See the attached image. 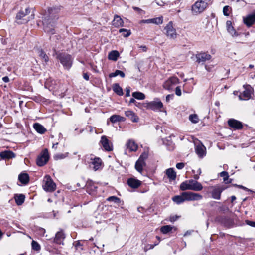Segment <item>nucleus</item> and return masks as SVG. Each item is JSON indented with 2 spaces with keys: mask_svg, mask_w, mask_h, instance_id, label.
I'll return each instance as SVG.
<instances>
[{
  "mask_svg": "<svg viewBox=\"0 0 255 255\" xmlns=\"http://www.w3.org/2000/svg\"><path fill=\"white\" fill-rule=\"evenodd\" d=\"M60 8L59 7L49 8L48 11L42 17L43 29L45 32L50 34H55V26L56 20L59 18V13Z\"/></svg>",
  "mask_w": 255,
  "mask_h": 255,
  "instance_id": "f257e3e1",
  "label": "nucleus"
},
{
  "mask_svg": "<svg viewBox=\"0 0 255 255\" xmlns=\"http://www.w3.org/2000/svg\"><path fill=\"white\" fill-rule=\"evenodd\" d=\"M54 52L56 55V58L62 64L65 69L69 70L73 64V58L71 55L65 53H57L55 50Z\"/></svg>",
  "mask_w": 255,
  "mask_h": 255,
  "instance_id": "f03ea898",
  "label": "nucleus"
},
{
  "mask_svg": "<svg viewBox=\"0 0 255 255\" xmlns=\"http://www.w3.org/2000/svg\"><path fill=\"white\" fill-rule=\"evenodd\" d=\"M30 13V9L27 8L25 11H19L16 15V19L18 24H24L28 22L29 21L34 19V15L32 13L30 15L28 16Z\"/></svg>",
  "mask_w": 255,
  "mask_h": 255,
  "instance_id": "7ed1b4c3",
  "label": "nucleus"
},
{
  "mask_svg": "<svg viewBox=\"0 0 255 255\" xmlns=\"http://www.w3.org/2000/svg\"><path fill=\"white\" fill-rule=\"evenodd\" d=\"M206 0H198L191 7V12L193 15H197L202 13L208 7Z\"/></svg>",
  "mask_w": 255,
  "mask_h": 255,
  "instance_id": "20e7f679",
  "label": "nucleus"
},
{
  "mask_svg": "<svg viewBox=\"0 0 255 255\" xmlns=\"http://www.w3.org/2000/svg\"><path fill=\"white\" fill-rule=\"evenodd\" d=\"M43 187L46 191L53 192L56 189V186L50 176L46 175L44 178Z\"/></svg>",
  "mask_w": 255,
  "mask_h": 255,
  "instance_id": "39448f33",
  "label": "nucleus"
},
{
  "mask_svg": "<svg viewBox=\"0 0 255 255\" xmlns=\"http://www.w3.org/2000/svg\"><path fill=\"white\" fill-rule=\"evenodd\" d=\"M165 33L170 39H175L177 37L176 29L173 27V23L170 21L164 28Z\"/></svg>",
  "mask_w": 255,
  "mask_h": 255,
  "instance_id": "423d86ee",
  "label": "nucleus"
},
{
  "mask_svg": "<svg viewBox=\"0 0 255 255\" xmlns=\"http://www.w3.org/2000/svg\"><path fill=\"white\" fill-rule=\"evenodd\" d=\"M245 90L239 96V98L241 100H247L250 99L253 94V89L249 85H244Z\"/></svg>",
  "mask_w": 255,
  "mask_h": 255,
  "instance_id": "0eeeda50",
  "label": "nucleus"
},
{
  "mask_svg": "<svg viewBox=\"0 0 255 255\" xmlns=\"http://www.w3.org/2000/svg\"><path fill=\"white\" fill-rule=\"evenodd\" d=\"M49 158L48 150L45 149L41 154L37 157L36 163L39 166L44 165L48 162Z\"/></svg>",
  "mask_w": 255,
  "mask_h": 255,
  "instance_id": "6e6552de",
  "label": "nucleus"
},
{
  "mask_svg": "<svg viewBox=\"0 0 255 255\" xmlns=\"http://www.w3.org/2000/svg\"><path fill=\"white\" fill-rule=\"evenodd\" d=\"M185 201H195L202 199V196L198 193L191 192H183Z\"/></svg>",
  "mask_w": 255,
  "mask_h": 255,
  "instance_id": "1a4fd4ad",
  "label": "nucleus"
},
{
  "mask_svg": "<svg viewBox=\"0 0 255 255\" xmlns=\"http://www.w3.org/2000/svg\"><path fill=\"white\" fill-rule=\"evenodd\" d=\"M146 109H150L153 111L159 110L161 111V109L163 108V103L158 99L150 102H147Z\"/></svg>",
  "mask_w": 255,
  "mask_h": 255,
  "instance_id": "9d476101",
  "label": "nucleus"
},
{
  "mask_svg": "<svg viewBox=\"0 0 255 255\" xmlns=\"http://www.w3.org/2000/svg\"><path fill=\"white\" fill-rule=\"evenodd\" d=\"M212 190L211 192V196L213 199L219 200L221 198L222 192L225 188L221 186H214L212 187Z\"/></svg>",
  "mask_w": 255,
  "mask_h": 255,
  "instance_id": "9b49d317",
  "label": "nucleus"
},
{
  "mask_svg": "<svg viewBox=\"0 0 255 255\" xmlns=\"http://www.w3.org/2000/svg\"><path fill=\"white\" fill-rule=\"evenodd\" d=\"M100 143L107 151H111L113 150V145L112 143L108 140L107 137L105 135L102 136Z\"/></svg>",
  "mask_w": 255,
  "mask_h": 255,
  "instance_id": "f8f14e48",
  "label": "nucleus"
},
{
  "mask_svg": "<svg viewBox=\"0 0 255 255\" xmlns=\"http://www.w3.org/2000/svg\"><path fill=\"white\" fill-rule=\"evenodd\" d=\"M179 82V79L176 77H172L166 80L163 84V87L168 90H172L174 86Z\"/></svg>",
  "mask_w": 255,
  "mask_h": 255,
  "instance_id": "ddd939ff",
  "label": "nucleus"
},
{
  "mask_svg": "<svg viewBox=\"0 0 255 255\" xmlns=\"http://www.w3.org/2000/svg\"><path fill=\"white\" fill-rule=\"evenodd\" d=\"M195 152L196 154L200 157H203L205 155L206 148L203 144L199 142L198 143H195Z\"/></svg>",
  "mask_w": 255,
  "mask_h": 255,
  "instance_id": "4468645a",
  "label": "nucleus"
},
{
  "mask_svg": "<svg viewBox=\"0 0 255 255\" xmlns=\"http://www.w3.org/2000/svg\"><path fill=\"white\" fill-rule=\"evenodd\" d=\"M228 125L234 129H241L243 128L242 123L235 119H231L228 121Z\"/></svg>",
  "mask_w": 255,
  "mask_h": 255,
  "instance_id": "2eb2a0df",
  "label": "nucleus"
},
{
  "mask_svg": "<svg viewBox=\"0 0 255 255\" xmlns=\"http://www.w3.org/2000/svg\"><path fill=\"white\" fill-rule=\"evenodd\" d=\"M163 17L160 16L158 17L152 18V19H148L145 20H142L140 21V23H153L157 25L161 24L163 23Z\"/></svg>",
  "mask_w": 255,
  "mask_h": 255,
  "instance_id": "dca6fc26",
  "label": "nucleus"
},
{
  "mask_svg": "<svg viewBox=\"0 0 255 255\" xmlns=\"http://www.w3.org/2000/svg\"><path fill=\"white\" fill-rule=\"evenodd\" d=\"M196 57L197 58V61L198 63H200L210 60L212 56L209 54L204 52L196 54Z\"/></svg>",
  "mask_w": 255,
  "mask_h": 255,
  "instance_id": "f3484780",
  "label": "nucleus"
},
{
  "mask_svg": "<svg viewBox=\"0 0 255 255\" xmlns=\"http://www.w3.org/2000/svg\"><path fill=\"white\" fill-rule=\"evenodd\" d=\"M244 23L248 27L251 26L255 22V13L249 14L243 19Z\"/></svg>",
  "mask_w": 255,
  "mask_h": 255,
  "instance_id": "a211bd4d",
  "label": "nucleus"
},
{
  "mask_svg": "<svg viewBox=\"0 0 255 255\" xmlns=\"http://www.w3.org/2000/svg\"><path fill=\"white\" fill-rule=\"evenodd\" d=\"M128 185L132 188H137L141 184V182L135 178H131L127 181Z\"/></svg>",
  "mask_w": 255,
  "mask_h": 255,
  "instance_id": "6ab92c4d",
  "label": "nucleus"
},
{
  "mask_svg": "<svg viewBox=\"0 0 255 255\" xmlns=\"http://www.w3.org/2000/svg\"><path fill=\"white\" fill-rule=\"evenodd\" d=\"M190 188L191 190L195 191H199L202 190L203 186L202 184L197 182L196 180L191 179L190 180Z\"/></svg>",
  "mask_w": 255,
  "mask_h": 255,
  "instance_id": "aec40b11",
  "label": "nucleus"
},
{
  "mask_svg": "<svg viewBox=\"0 0 255 255\" xmlns=\"http://www.w3.org/2000/svg\"><path fill=\"white\" fill-rule=\"evenodd\" d=\"M226 24L228 32L232 35V37H235L239 35V34L236 31L235 29L232 26V23L231 21L228 20L226 22Z\"/></svg>",
  "mask_w": 255,
  "mask_h": 255,
  "instance_id": "412c9836",
  "label": "nucleus"
},
{
  "mask_svg": "<svg viewBox=\"0 0 255 255\" xmlns=\"http://www.w3.org/2000/svg\"><path fill=\"white\" fill-rule=\"evenodd\" d=\"M91 160H92L91 164L93 165V168L94 171L99 170L102 163V160L99 157H95L93 159L91 158Z\"/></svg>",
  "mask_w": 255,
  "mask_h": 255,
  "instance_id": "4be33fe9",
  "label": "nucleus"
},
{
  "mask_svg": "<svg viewBox=\"0 0 255 255\" xmlns=\"http://www.w3.org/2000/svg\"><path fill=\"white\" fill-rule=\"evenodd\" d=\"M112 24L115 27L123 26L124 21L123 19L120 17V16L117 15H115L112 21Z\"/></svg>",
  "mask_w": 255,
  "mask_h": 255,
  "instance_id": "5701e85b",
  "label": "nucleus"
},
{
  "mask_svg": "<svg viewBox=\"0 0 255 255\" xmlns=\"http://www.w3.org/2000/svg\"><path fill=\"white\" fill-rule=\"evenodd\" d=\"M65 238V235L62 231L58 232L55 235L54 241L58 244H63V241Z\"/></svg>",
  "mask_w": 255,
  "mask_h": 255,
  "instance_id": "b1692460",
  "label": "nucleus"
},
{
  "mask_svg": "<svg viewBox=\"0 0 255 255\" xmlns=\"http://www.w3.org/2000/svg\"><path fill=\"white\" fill-rule=\"evenodd\" d=\"M126 117H128L132 122H137L138 121V117L132 111H127L125 112Z\"/></svg>",
  "mask_w": 255,
  "mask_h": 255,
  "instance_id": "393cba45",
  "label": "nucleus"
},
{
  "mask_svg": "<svg viewBox=\"0 0 255 255\" xmlns=\"http://www.w3.org/2000/svg\"><path fill=\"white\" fill-rule=\"evenodd\" d=\"M176 228L170 225L163 226L160 228V231L164 234L172 232V230H176Z\"/></svg>",
  "mask_w": 255,
  "mask_h": 255,
  "instance_id": "a878e982",
  "label": "nucleus"
},
{
  "mask_svg": "<svg viewBox=\"0 0 255 255\" xmlns=\"http://www.w3.org/2000/svg\"><path fill=\"white\" fill-rule=\"evenodd\" d=\"M145 165L146 163L145 161L138 159L135 163V168L138 172L141 173L143 171V167H145Z\"/></svg>",
  "mask_w": 255,
  "mask_h": 255,
  "instance_id": "bb28decb",
  "label": "nucleus"
},
{
  "mask_svg": "<svg viewBox=\"0 0 255 255\" xmlns=\"http://www.w3.org/2000/svg\"><path fill=\"white\" fill-rule=\"evenodd\" d=\"M126 146L130 151H136L138 148V145L132 140H129L126 144Z\"/></svg>",
  "mask_w": 255,
  "mask_h": 255,
  "instance_id": "cd10ccee",
  "label": "nucleus"
},
{
  "mask_svg": "<svg viewBox=\"0 0 255 255\" xmlns=\"http://www.w3.org/2000/svg\"><path fill=\"white\" fill-rule=\"evenodd\" d=\"M166 175L170 180H175L176 178V173L172 168H168L166 170Z\"/></svg>",
  "mask_w": 255,
  "mask_h": 255,
  "instance_id": "c85d7f7f",
  "label": "nucleus"
},
{
  "mask_svg": "<svg viewBox=\"0 0 255 255\" xmlns=\"http://www.w3.org/2000/svg\"><path fill=\"white\" fill-rule=\"evenodd\" d=\"M33 128L35 130L40 134H43L46 131V129L39 123H37L34 124Z\"/></svg>",
  "mask_w": 255,
  "mask_h": 255,
  "instance_id": "c756f323",
  "label": "nucleus"
},
{
  "mask_svg": "<svg viewBox=\"0 0 255 255\" xmlns=\"http://www.w3.org/2000/svg\"><path fill=\"white\" fill-rule=\"evenodd\" d=\"M0 156L2 159H10L14 157L15 154L10 151H5L1 152Z\"/></svg>",
  "mask_w": 255,
  "mask_h": 255,
  "instance_id": "7c9ffc66",
  "label": "nucleus"
},
{
  "mask_svg": "<svg viewBox=\"0 0 255 255\" xmlns=\"http://www.w3.org/2000/svg\"><path fill=\"white\" fill-rule=\"evenodd\" d=\"M18 179L22 184H26L29 182V176L27 173H21L18 176Z\"/></svg>",
  "mask_w": 255,
  "mask_h": 255,
  "instance_id": "2f4dec72",
  "label": "nucleus"
},
{
  "mask_svg": "<svg viewBox=\"0 0 255 255\" xmlns=\"http://www.w3.org/2000/svg\"><path fill=\"white\" fill-rule=\"evenodd\" d=\"M25 198V196L22 194L15 195L14 198L16 204L18 205H22L24 202Z\"/></svg>",
  "mask_w": 255,
  "mask_h": 255,
  "instance_id": "473e14b6",
  "label": "nucleus"
},
{
  "mask_svg": "<svg viewBox=\"0 0 255 255\" xmlns=\"http://www.w3.org/2000/svg\"><path fill=\"white\" fill-rule=\"evenodd\" d=\"M119 56V53L116 50L111 51L108 54V59L113 61H116Z\"/></svg>",
  "mask_w": 255,
  "mask_h": 255,
  "instance_id": "72a5a7b5",
  "label": "nucleus"
},
{
  "mask_svg": "<svg viewBox=\"0 0 255 255\" xmlns=\"http://www.w3.org/2000/svg\"><path fill=\"white\" fill-rule=\"evenodd\" d=\"M113 90L117 95L119 96L123 95V92L122 88L119 86V84L115 83L113 85Z\"/></svg>",
  "mask_w": 255,
  "mask_h": 255,
  "instance_id": "f704fd0d",
  "label": "nucleus"
},
{
  "mask_svg": "<svg viewBox=\"0 0 255 255\" xmlns=\"http://www.w3.org/2000/svg\"><path fill=\"white\" fill-rule=\"evenodd\" d=\"M172 200L177 204H181L185 201L184 197L183 196V193L181 195L175 196L172 198Z\"/></svg>",
  "mask_w": 255,
  "mask_h": 255,
  "instance_id": "c9c22d12",
  "label": "nucleus"
},
{
  "mask_svg": "<svg viewBox=\"0 0 255 255\" xmlns=\"http://www.w3.org/2000/svg\"><path fill=\"white\" fill-rule=\"evenodd\" d=\"M190 187V180L182 182L180 186V188L182 191L191 190Z\"/></svg>",
  "mask_w": 255,
  "mask_h": 255,
  "instance_id": "e433bc0d",
  "label": "nucleus"
},
{
  "mask_svg": "<svg viewBox=\"0 0 255 255\" xmlns=\"http://www.w3.org/2000/svg\"><path fill=\"white\" fill-rule=\"evenodd\" d=\"M220 176L223 178V180L226 183H230L232 182L231 179H229L228 173L226 171H222L220 173Z\"/></svg>",
  "mask_w": 255,
  "mask_h": 255,
  "instance_id": "4c0bfd02",
  "label": "nucleus"
},
{
  "mask_svg": "<svg viewBox=\"0 0 255 255\" xmlns=\"http://www.w3.org/2000/svg\"><path fill=\"white\" fill-rule=\"evenodd\" d=\"M132 96L133 98L138 100H144L145 98L144 94L140 92H133Z\"/></svg>",
  "mask_w": 255,
  "mask_h": 255,
  "instance_id": "58836bf2",
  "label": "nucleus"
},
{
  "mask_svg": "<svg viewBox=\"0 0 255 255\" xmlns=\"http://www.w3.org/2000/svg\"><path fill=\"white\" fill-rule=\"evenodd\" d=\"M118 75H120L122 78H124L125 76V74L123 71L119 70H116L114 72L111 73L109 74V77H115Z\"/></svg>",
  "mask_w": 255,
  "mask_h": 255,
  "instance_id": "ea45409f",
  "label": "nucleus"
},
{
  "mask_svg": "<svg viewBox=\"0 0 255 255\" xmlns=\"http://www.w3.org/2000/svg\"><path fill=\"white\" fill-rule=\"evenodd\" d=\"M119 33H122V35L124 37H128L131 34L130 30L127 29L122 28L119 31Z\"/></svg>",
  "mask_w": 255,
  "mask_h": 255,
  "instance_id": "a19ab883",
  "label": "nucleus"
},
{
  "mask_svg": "<svg viewBox=\"0 0 255 255\" xmlns=\"http://www.w3.org/2000/svg\"><path fill=\"white\" fill-rule=\"evenodd\" d=\"M38 54L39 56L42 58L45 62H47L49 61V58L46 54L43 51L42 49L38 50Z\"/></svg>",
  "mask_w": 255,
  "mask_h": 255,
  "instance_id": "79ce46f5",
  "label": "nucleus"
},
{
  "mask_svg": "<svg viewBox=\"0 0 255 255\" xmlns=\"http://www.w3.org/2000/svg\"><path fill=\"white\" fill-rule=\"evenodd\" d=\"M189 120L193 123H197L199 121L198 116L196 114H191L189 117Z\"/></svg>",
  "mask_w": 255,
  "mask_h": 255,
  "instance_id": "37998d69",
  "label": "nucleus"
},
{
  "mask_svg": "<svg viewBox=\"0 0 255 255\" xmlns=\"http://www.w3.org/2000/svg\"><path fill=\"white\" fill-rule=\"evenodd\" d=\"M68 153H66L65 154L63 153H59L55 155L54 156V158L55 160H59L65 158L68 156Z\"/></svg>",
  "mask_w": 255,
  "mask_h": 255,
  "instance_id": "c03bdc74",
  "label": "nucleus"
},
{
  "mask_svg": "<svg viewBox=\"0 0 255 255\" xmlns=\"http://www.w3.org/2000/svg\"><path fill=\"white\" fill-rule=\"evenodd\" d=\"M32 248L35 251H38L40 250V246L35 241H32L31 243Z\"/></svg>",
  "mask_w": 255,
  "mask_h": 255,
  "instance_id": "a18cd8bd",
  "label": "nucleus"
},
{
  "mask_svg": "<svg viewBox=\"0 0 255 255\" xmlns=\"http://www.w3.org/2000/svg\"><path fill=\"white\" fill-rule=\"evenodd\" d=\"M120 118V116L119 115H113L112 116H111L110 118V121L113 123H116L117 122H119V119Z\"/></svg>",
  "mask_w": 255,
  "mask_h": 255,
  "instance_id": "49530a36",
  "label": "nucleus"
},
{
  "mask_svg": "<svg viewBox=\"0 0 255 255\" xmlns=\"http://www.w3.org/2000/svg\"><path fill=\"white\" fill-rule=\"evenodd\" d=\"M231 8L229 6H225L223 7V12L225 16H229Z\"/></svg>",
  "mask_w": 255,
  "mask_h": 255,
  "instance_id": "de8ad7c7",
  "label": "nucleus"
},
{
  "mask_svg": "<svg viewBox=\"0 0 255 255\" xmlns=\"http://www.w3.org/2000/svg\"><path fill=\"white\" fill-rule=\"evenodd\" d=\"M107 201H112L115 203H119L120 202V198H119L115 196H112L109 197L107 198Z\"/></svg>",
  "mask_w": 255,
  "mask_h": 255,
  "instance_id": "09e8293b",
  "label": "nucleus"
},
{
  "mask_svg": "<svg viewBox=\"0 0 255 255\" xmlns=\"http://www.w3.org/2000/svg\"><path fill=\"white\" fill-rule=\"evenodd\" d=\"M147 158H148V154L146 152H143L140 156L138 159L145 162V160H146V159H147Z\"/></svg>",
  "mask_w": 255,
  "mask_h": 255,
  "instance_id": "8fccbe9b",
  "label": "nucleus"
},
{
  "mask_svg": "<svg viewBox=\"0 0 255 255\" xmlns=\"http://www.w3.org/2000/svg\"><path fill=\"white\" fill-rule=\"evenodd\" d=\"M147 104V102H144V103H137L136 102V103L135 104V105L140 108V109H144V108H146V105Z\"/></svg>",
  "mask_w": 255,
  "mask_h": 255,
  "instance_id": "3c124183",
  "label": "nucleus"
},
{
  "mask_svg": "<svg viewBox=\"0 0 255 255\" xmlns=\"http://www.w3.org/2000/svg\"><path fill=\"white\" fill-rule=\"evenodd\" d=\"M179 218V216H178L177 215L170 216L169 217V221L171 222H174L175 221H176Z\"/></svg>",
  "mask_w": 255,
  "mask_h": 255,
  "instance_id": "603ef678",
  "label": "nucleus"
},
{
  "mask_svg": "<svg viewBox=\"0 0 255 255\" xmlns=\"http://www.w3.org/2000/svg\"><path fill=\"white\" fill-rule=\"evenodd\" d=\"M61 37L60 35H54V36H51L50 39L52 41H56V40H59L60 39H61Z\"/></svg>",
  "mask_w": 255,
  "mask_h": 255,
  "instance_id": "864d4df0",
  "label": "nucleus"
},
{
  "mask_svg": "<svg viewBox=\"0 0 255 255\" xmlns=\"http://www.w3.org/2000/svg\"><path fill=\"white\" fill-rule=\"evenodd\" d=\"M185 164L184 163H178L176 164V167L178 169H182L184 168Z\"/></svg>",
  "mask_w": 255,
  "mask_h": 255,
  "instance_id": "5fc2aeb1",
  "label": "nucleus"
},
{
  "mask_svg": "<svg viewBox=\"0 0 255 255\" xmlns=\"http://www.w3.org/2000/svg\"><path fill=\"white\" fill-rule=\"evenodd\" d=\"M175 93L177 96L181 95V90L179 86H177L175 89Z\"/></svg>",
  "mask_w": 255,
  "mask_h": 255,
  "instance_id": "6e6d98bb",
  "label": "nucleus"
},
{
  "mask_svg": "<svg viewBox=\"0 0 255 255\" xmlns=\"http://www.w3.org/2000/svg\"><path fill=\"white\" fill-rule=\"evenodd\" d=\"M173 97H174L173 94H169V95H167L166 97V101L167 102H169L170 99H173Z\"/></svg>",
  "mask_w": 255,
  "mask_h": 255,
  "instance_id": "4d7b16f0",
  "label": "nucleus"
},
{
  "mask_svg": "<svg viewBox=\"0 0 255 255\" xmlns=\"http://www.w3.org/2000/svg\"><path fill=\"white\" fill-rule=\"evenodd\" d=\"M130 88L129 87H127L126 88V97H129L130 96Z\"/></svg>",
  "mask_w": 255,
  "mask_h": 255,
  "instance_id": "13d9d810",
  "label": "nucleus"
},
{
  "mask_svg": "<svg viewBox=\"0 0 255 255\" xmlns=\"http://www.w3.org/2000/svg\"><path fill=\"white\" fill-rule=\"evenodd\" d=\"M247 223L251 226L255 227V222L247 220Z\"/></svg>",
  "mask_w": 255,
  "mask_h": 255,
  "instance_id": "bf43d9fd",
  "label": "nucleus"
},
{
  "mask_svg": "<svg viewBox=\"0 0 255 255\" xmlns=\"http://www.w3.org/2000/svg\"><path fill=\"white\" fill-rule=\"evenodd\" d=\"M83 78L84 79H85L86 80H87V81L89 80V76L87 73H83Z\"/></svg>",
  "mask_w": 255,
  "mask_h": 255,
  "instance_id": "052dcab7",
  "label": "nucleus"
},
{
  "mask_svg": "<svg viewBox=\"0 0 255 255\" xmlns=\"http://www.w3.org/2000/svg\"><path fill=\"white\" fill-rule=\"evenodd\" d=\"M133 9L135 11H136L138 12L139 13H140L141 12L143 11L141 8L137 7L134 6V7H133Z\"/></svg>",
  "mask_w": 255,
  "mask_h": 255,
  "instance_id": "680f3d73",
  "label": "nucleus"
},
{
  "mask_svg": "<svg viewBox=\"0 0 255 255\" xmlns=\"http://www.w3.org/2000/svg\"><path fill=\"white\" fill-rule=\"evenodd\" d=\"M238 187L241 189H243L244 190H247V191H250V192H252V191H251V190L247 188L246 187L242 186V185H238Z\"/></svg>",
  "mask_w": 255,
  "mask_h": 255,
  "instance_id": "e2e57ef3",
  "label": "nucleus"
},
{
  "mask_svg": "<svg viewBox=\"0 0 255 255\" xmlns=\"http://www.w3.org/2000/svg\"><path fill=\"white\" fill-rule=\"evenodd\" d=\"M2 80L5 83L8 82L9 81V79L7 76L3 77Z\"/></svg>",
  "mask_w": 255,
  "mask_h": 255,
  "instance_id": "0e129e2a",
  "label": "nucleus"
},
{
  "mask_svg": "<svg viewBox=\"0 0 255 255\" xmlns=\"http://www.w3.org/2000/svg\"><path fill=\"white\" fill-rule=\"evenodd\" d=\"M140 48L142 49V50L144 52L146 51H147V47L146 46H140L139 47Z\"/></svg>",
  "mask_w": 255,
  "mask_h": 255,
  "instance_id": "69168bd1",
  "label": "nucleus"
},
{
  "mask_svg": "<svg viewBox=\"0 0 255 255\" xmlns=\"http://www.w3.org/2000/svg\"><path fill=\"white\" fill-rule=\"evenodd\" d=\"M129 103H134L135 104L136 103V101H135L134 98H131L129 101Z\"/></svg>",
  "mask_w": 255,
  "mask_h": 255,
  "instance_id": "338daca9",
  "label": "nucleus"
},
{
  "mask_svg": "<svg viewBox=\"0 0 255 255\" xmlns=\"http://www.w3.org/2000/svg\"><path fill=\"white\" fill-rule=\"evenodd\" d=\"M231 202L233 203L236 199V197L235 196H232L231 197Z\"/></svg>",
  "mask_w": 255,
  "mask_h": 255,
  "instance_id": "774afa93",
  "label": "nucleus"
}]
</instances>
